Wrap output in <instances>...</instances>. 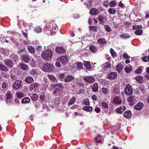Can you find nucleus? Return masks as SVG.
<instances>
[{
  "instance_id": "e2e57ef3",
  "label": "nucleus",
  "mask_w": 149,
  "mask_h": 149,
  "mask_svg": "<svg viewBox=\"0 0 149 149\" xmlns=\"http://www.w3.org/2000/svg\"><path fill=\"white\" fill-rule=\"evenodd\" d=\"M145 87L144 86L141 85L139 86V90L140 91L143 93V91L144 90Z\"/></svg>"
},
{
  "instance_id": "8fccbe9b",
  "label": "nucleus",
  "mask_w": 149,
  "mask_h": 149,
  "mask_svg": "<svg viewBox=\"0 0 149 149\" xmlns=\"http://www.w3.org/2000/svg\"><path fill=\"white\" fill-rule=\"evenodd\" d=\"M104 28L105 30L108 32H110L111 30V27L108 25H105L104 26Z\"/></svg>"
},
{
  "instance_id": "680f3d73",
  "label": "nucleus",
  "mask_w": 149,
  "mask_h": 149,
  "mask_svg": "<svg viewBox=\"0 0 149 149\" xmlns=\"http://www.w3.org/2000/svg\"><path fill=\"white\" fill-rule=\"evenodd\" d=\"M116 5V2L115 1H110L109 3V6L111 7H113Z\"/></svg>"
},
{
  "instance_id": "f03ea898",
  "label": "nucleus",
  "mask_w": 149,
  "mask_h": 149,
  "mask_svg": "<svg viewBox=\"0 0 149 149\" xmlns=\"http://www.w3.org/2000/svg\"><path fill=\"white\" fill-rule=\"evenodd\" d=\"M52 88H55L53 93L56 96L60 95L63 92L64 87L61 83H58L52 85Z\"/></svg>"
},
{
  "instance_id": "a211bd4d",
  "label": "nucleus",
  "mask_w": 149,
  "mask_h": 149,
  "mask_svg": "<svg viewBox=\"0 0 149 149\" xmlns=\"http://www.w3.org/2000/svg\"><path fill=\"white\" fill-rule=\"evenodd\" d=\"M89 49L93 53H95L97 52L98 47L94 45H91L89 46Z\"/></svg>"
},
{
  "instance_id": "69168bd1",
  "label": "nucleus",
  "mask_w": 149,
  "mask_h": 149,
  "mask_svg": "<svg viewBox=\"0 0 149 149\" xmlns=\"http://www.w3.org/2000/svg\"><path fill=\"white\" fill-rule=\"evenodd\" d=\"M30 73L31 74L34 75L36 74L37 72L36 71L35 69H33L30 71Z\"/></svg>"
},
{
  "instance_id": "f3484780",
  "label": "nucleus",
  "mask_w": 149,
  "mask_h": 149,
  "mask_svg": "<svg viewBox=\"0 0 149 149\" xmlns=\"http://www.w3.org/2000/svg\"><path fill=\"white\" fill-rule=\"evenodd\" d=\"M92 91L94 92H97L98 90V85L97 82L94 83L91 85Z\"/></svg>"
},
{
  "instance_id": "4d7b16f0",
  "label": "nucleus",
  "mask_w": 149,
  "mask_h": 149,
  "mask_svg": "<svg viewBox=\"0 0 149 149\" xmlns=\"http://www.w3.org/2000/svg\"><path fill=\"white\" fill-rule=\"evenodd\" d=\"M54 101L56 105L58 106L60 104V101L58 98H55Z\"/></svg>"
},
{
  "instance_id": "5701e85b",
  "label": "nucleus",
  "mask_w": 149,
  "mask_h": 149,
  "mask_svg": "<svg viewBox=\"0 0 149 149\" xmlns=\"http://www.w3.org/2000/svg\"><path fill=\"white\" fill-rule=\"evenodd\" d=\"M74 79V77L73 76L68 75L65 78L64 81L65 82H69L73 81Z\"/></svg>"
},
{
  "instance_id": "dca6fc26",
  "label": "nucleus",
  "mask_w": 149,
  "mask_h": 149,
  "mask_svg": "<svg viewBox=\"0 0 149 149\" xmlns=\"http://www.w3.org/2000/svg\"><path fill=\"white\" fill-rule=\"evenodd\" d=\"M40 86V84L37 83H33L29 86V90L31 91H32L35 88H38Z\"/></svg>"
},
{
  "instance_id": "864d4df0",
  "label": "nucleus",
  "mask_w": 149,
  "mask_h": 149,
  "mask_svg": "<svg viewBox=\"0 0 149 149\" xmlns=\"http://www.w3.org/2000/svg\"><path fill=\"white\" fill-rule=\"evenodd\" d=\"M83 104L87 105H89L90 103L89 99L88 98H86L84 100L83 102Z\"/></svg>"
},
{
  "instance_id": "13d9d810",
  "label": "nucleus",
  "mask_w": 149,
  "mask_h": 149,
  "mask_svg": "<svg viewBox=\"0 0 149 149\" xmlns=\"http://www.w3.org/2000/svg\"><path fill=\"white\" fill-rule=\"evenodd\" d=\"M10 77L12 80H15L17 79V77L15 75L13 74L10 75Z\"/></svg>"
},
{
  "instance_id": "7ed1b4c3",
  "label": "nucleus",
  "mask_w": 149,
  "mask_h": 149,
  "mask_svg": "<svg viewBox=\"0 0 149 149\" xmlns=\"http://www.w3.org/2000/svg\"><path fill=\"white\" fill-rule=\"evenodd\" d=\"M53 53V52L50 49H48L46 50L43 51L42 53V59L46 61L51 60Z\"/></svg>"
},
{
  "instance_id": "49530a36",
  "label": "nucleus",
  "mask_w": 149,
  "mask_h": 149,
  "mask_svg": "<svg viewBox=\"0 0 149 149\" xmlns=\"http://www.w3.org/2000/svg\"><path fill=\"white\" fill-rule=\"evenodd\" d=\"M75 98L74 97H72L68 102V105L70 106L73 104L75 102Z\"/></svg>"
},
{
  "instance_id": "37998d69",
  "label": "nucleus",
  "mask_w": 149,
  "mask_h": 149,
  "mask_svg": "<svg viewBox=\"0 0 149 149\" xmlns=\"http://www.w3.org/2000/svg\"><path fill=\"white\" fill-rule=\"evenodd\" d=\"M2 76L5 78H7L9 77V74L8 73L6 72H2L1 73Z\"/></svg>"
},
{
  "instance_id": "58836bf2",
  "label": "nucleus",
  "mask_w": 149,
  "mask_h": 149,
  "mask_svg": "<svg viewBox=\"0 0 149 149\" xmlns=\"http://www.w3.org/2000/svg\"><path fill=\"white\" fill-rule=\"evenodd\" d=\"M123 67L122 64H119L116 67V69L119 72H120L122 69L123 68Z\"/></svg>"
},
{
  "instance_id": "0e129e2a",
  "label": "nucleus",
  "mask_w": 149,
  "mask_h": 149,
  "mask_svg": "<svg viewBox=\"0 0 149 149\" xmlns=\"http://www.w3.org/2000/svg\"><path fill=\"white\" fill-rule=\"evenodd\" d=\"M141 68L142 67L140 66V68H139L138 69L136 70L135 71V73H139L141 72L142 71V70L141 69Z\"/></svg>"
},
{
  "instance_id": "3c124183",
  "label": "nucleus",
  "mask_w": 149,
  "mask_h": 149,
  "mask_svg": "<svg viewBox=\"0 0 149 149\" xmlns=\"http://www.w3.org/2000/svg\"><path fill=\"white\" fill-rule=\"evenodd\" d=\"M89 29L91 31L97 32V27L94 26H90Z\"/></svg>"
},
{
  "instance_id": "c756f323",
  "label": "nucleus",
  "mask_w": 149,
  "mask_h": 149,
  "mask_svg": "<svg viewBox=\"0 0 149 149\" xmlns=\"http://www.w3.org/2000/svg\"><path fill=\"white\" fill-rule=\"evenodd\" d=\"M40 99L42 101V103L47 100V97L45 95L44 93H42L40 95Z\"/></svg>"
},
{
  "instance_id": "c85d7f7f",
  "label": "nucleus",
  "mask_w": 149,
  "mask_h": 149,
  "mask_svg": "<svg viewBox=\"0 0 149 149\" xmlns=\"http://www.w3.org/2000/svg\"><path fill=\"white\" fill-rule=\"evenodd\" d=\"M0 70L2 72L8 71V69L5 65L3 64H0Z\"/></svg>"
},
{
  "instance_id": "c03bdc74",
  "label": "nucleus",
  "mask_w": 149,
  "mask_h": 149,
  "mask_svg": "<svg viewBox=\"0 0 149 149\" xmlns=\"http://www.w3.org/2000/svg\"><path fill=\"white\" fill-rule=\"evenodd\" d=\"M101 107H102L103 109H108V104L104 102H102Z\"/></svg>"
},
{
  "instance_id": "72a5a7b5",
  "label": "nucleus",
  "mask_w": 149,
  "mask_h": 149,
  "mask_svg": "<svg viewBox=\"0 0 149 149\" xmlns=\"http://www.w3.org/2000/svg\"><path fill=\"white\" fill-rule=\"evenodd\" d=\"M136 80L140 83L143 82V77L141 76H138L136 78Z\"/></svg>"
},
{
  "instance_id": "aec40b11",
  "label": "nucleus",
  "mask_w": 149,
  "mask_h": 149,
  "mask_svg": "<svg viewBox=\"0 0 149 149\" xmlns=\"http://www.w3.org/2000/svg\"><path fill=\"white\" fill-rule=\"evenodd\" d=\"M98 20L100 24H103L106 22L105 17L102 15H100L99 16Z\"/></svg>"
},
{
  "instance_id": "39448f33",
  "label": "nucleus",
  "mask_w": 149,
  "mask_h": 149,
  "mask_svg": "<svg viewBox=\"0 0 149 149\" xmlns=\"http://www.w3.org/2000/svg\"><path fill=\"white\" fill-rule=\"evenodd\" d=\"M124 91L126 95H130L132 94L133 90L130 84H127L125 86Z\"/></svg>"
},
{
  "instance_id": "f704fd0d",
  "label": "nucleus",
  "mask_w": 149,
  "mask_h": 149,
  "mask_svg": "<svg viewBox=\"0 0 149 149\" xmlns=\"http://www.w3.org/2000/svg\"><path fill=\"white\" fill-rule=\"evenodd\" d=\"M111 66V64L109 62H107L105 63L104 64V67H103V70H105L110 68Z\"/></svg>"
},
{
  "instance_id": "1a4fd4ad",
  "label": "nucleus",
  "mask_w": 149,
  "mask_h": 149,
  "mask_svg": "<svg viewBox=\"0 0 149 149\" xmlns=\"http://www.w3.org/2000/svg\"><path fill=\"white\" fill-rule=\"evenodd\" d=\"M6 97L5 99L6 102L8 103L11 102L12 100V97H13V95L11 91H8L6 93Z\"/></svg>"
},
{
  "instance_id": "bb28decb",
  "label": "nucleus",
  "mask_w": 149,
  "mask_h": 149,
  "mask_svg": "<svg viewBox=\"0 0 149 149\" xmlns=\"http://www.w3.org/2000/svg\"><path fill=\"white\" fill-rule=\"evenodd\" d=\"M97 41L100 44H106L107 43V41L104 38H99Z\"/></svg>"
},
{
  "instance_id": "412c9836",
  "label": "nucleus",
  "mask_w": 149,
  "mask_h": 149,
  "mask_svg": "<svg viewBox=\"0 0 149 149\" xmlns=\"http://www.w3.org/2000/svg\"><path fill=\"white\" fill-rule=\"evenodd\" d=\"M24 81L27 84H31L34 81V79L31 77L28 76L26 77Z\"/></svg>"
},
{
  "instance_id": "6e6552de",
  "label": "nucleus",
  "mask_w": 149,
  "mask_h": 149,
  "mask_svg": "<svg viewBox=\"0 0 149 149\" xmlns=\"http://www.w3.org/2000/svg\"><path fill=\"white\" fill-rule=\"evenodd\" d=\"M108 79H115L117 76V73L115 72H110L109 71L107 73Z\"/></svg>"
},
{
  "instance_id": "052dcab7",
  "label": "nucleus",
  "mask_w": 149,
  "mask_h": 149,
  "mask_svg": "<svg viewBox=\"0 0 149 149\" xmlns=\"http://www.w3.org/2000/svg\"><path fill=\"white\" fill-rule=\"evenodd\" d=\"M123 56L124 58L126 59H129L130 57L126 53H123Z\"/></svg>"
},
{
  "instance_id": "bf43d9fd",
  "label": "nucleus",
  "mask_w": 149,
  "mask_h": 149,
  "mask_svg": "<svg viewBox=\"0 0 149 149\" xmlns=\"http://www.w3.org/2000/svg\"><path fill=\"white\" fill-rule=\"evenodd\" d=\"M35 31L37 33H40L42 31V29L40 27H38L35 29Z\"/></svg>"
},
{
  "instance_id": "4c0bfd02",
  "label": "nucleus",
  "mask_w": 149,
  "mask_h": 149,
  "mask_svg": "<svg viewBox=\"0 0 149 149\" xmlns=\"http://www.w3.org/2000/svg\"><path fill=\"white\" fill-rule=\"evenodd\" d=\"M30 101V98L28 97H25L22 100V103L24 104L29 103Z\"/></svg>"
},
{
  "instance_id": "f257e3e1",
  "label": "nucleus",
  "mask_w": 149,
  "mask_h": 149,
  "mask_svg": "<svg viewBox=\"0 0 149 149\" xmlns=\"http://www.w3.org/2000/svg\"><path fill=\"white\" fill-rule=\"evenodd\" d=\"M57 29V26L55 23L53 21H51L47 24L44 30L45 32H49L51 33H53L56 32Z\"/></svg>"
},
{
  "instance_id": "338daca9",
  "label": "nucleus",
  "mask_w": 149,
  "mask_h": 149,
  "mask_svg": "<svg viewBox=\"0 0 149 149\" xmlns=\"http://www.w3.org/2000/svg\"><path fill=\"white\" fill-rule=\"evenodd\" d=\"M8 85L5 82H3L2 85V87L3 88H6L8 87Z\"/></svg>"
},
{
  "instance_id": "a878e982",
  "label": "nucleus",
  "mask_w": 149,
  "mask_h": 149,
  "mask_svg": "<svg viewBox=\"0 0 149 149\" xmlns=\"http://www.w3.org/2000/svg\"><path fill=\"white\" fill-rule=\"evenodd\" d=\"M84 65L86 68L88 70H90L92 68V66L90 64V61H84Z\"/></svg>"
},
{
  "instance_id": "2f4dec72",
  "label": "nucleus",
  "mask_w": 149,
  "mask_h": 149,
  "mask_svg": "<svg viewBox=\"0 0 149 149\" xmlns=\"http://www.w3.org/2000/svg\"><path fill=\"white\" fill-rule=\"evenodd\" d=\"M48 76L49 79L52 82L56 83L57 82V80L56 77L52 74L48 75Z\"/></svg>"
},
{
  "instance_id": "cd10ccee",
  "label": "nucleus",
  "mask_w": 149,
  "mask_h": 149,
  "mask_svg": "<svg viewBox=\"0 0 149 149\" xmlns=\"http://www.w3.org/2000/svg\"><path fill=\"white\" fill-rule=\"evenodd\" d=\"M19 66L22 69L25 70H26L29 67L28 65L23 63L19 64Z\"/></svg>"
},
{
  "instance_id": "09e8293b",
  "label": "nucleus",
  "mask_w": 149,
  "mask_h": 149,
  "mask_svg": "<svg viewBox=\"0 0 149 149\" xmlns=\"http://www.w3.org/2000/svg\"><path fill=\"white\" fill-rule=\"evenodd\" d=\"M141 60L144 62H147L149 61V55L147 57L146 56L142 57L141 58Z\"/></svg>"
},
{
  "instance_id": "774afa93",
  "label": "nucleus",
  "mask_w": 149,
  "mask_h": 149,
  "mask_svg": "<svg viewBox=\"0 0 149 149\" xmlns=\"http://www.w3.org/2000/svg\"><path fill=\"white\" fill-rule=\"evenodd\" d=\"M60 62V61H58L56 63L55 65L56 67L58 68H60L61 67V65Z\"/></svg>"
},
{
  "instance_id": "c9c22d12",
  "label": "nucleus",
  "mask_w": 149,
  "mask_h": 149,
  "mask_svg": "<svg viewBox=\"0 0 149 149\" xmlns=\"http://www.w3.org/2000/svg\"><path fill=\"white\" fill-rule=\"evenodd\" d=\"M27 49L28 51L31 53H34L35 52V49L33 47L31 46H29L27 47Z\"/></svg>"
},
{
  "instance_id": "6ab92c4d",
  "label": "nucleus",
  "mask_w": 149,
  "mask_h": 149,
  "mask_svg": "<svg viewBox=\"0 0 149 149\" xmlns=\"http://www.w3.org/2000/svg\"><path fill=\"white\" fill-rule=\"evenodd\" d=\"M4 63L7 67L11 68L13 66V62L9 59H6L3 62Z\"/></svg>"
},
{
  "instance_id": "7c9ffc66",
  "label": "nucleus",
  "mask_w": 149,
  "mask_h": 149,
  "mask_svg": "<svg viewBox=\"0 0 149 149\" xmlns=\"http://www.w3.org/2000/svg\"><path fill=\"white\" fill-rule=\"evenodd\" d=\"M120 37L124 39L129 38L131 37V36L127 33H124L120 35Z\"/></svg>"
},
{
  "instance_id": "20e7f679",
  "label": "nucleus",
  "mask_w": 149,
  "mask_h": 149,
  "mask_svg": "<svg viewBox=\"0 0 149 149\" xmlns=\"http://www.w3.org/2000/svg\"><path fill=\"white\" fill-rule=\"evenodd\" d=\"M42 69L45 72H52L55 71V67L52 64L47 63L42 65Z\"/></svg>"
},
{
  "instance_id": "393cba45",
  "label": "nucleus",
  "mask_w": 149,
  "mask_h": 149,
  "mask_svg": "<svg viewBox=\"0 0 149 149\" xmlns=\"http://www.w3.org/2000/svg\"><path fill=\"white\" fill-rule=\"evenodd\" d=\"M123 115L126 118L129 119L132 116V113L131 111L130 110L127 111L125 112L124 114Z\"/></svg>"
},
{
  "instance_id": "5fc2aeb1",
  "label": "nucleus",
  "mask_w": 149,
  "mask_h": 149,
  "mask_svg": "<svg viewBox=\"0 0 149 149\" xmlns=\"http://www.w3.org/2000/svg\"><path fill=\"white\" fill-rule=\"evenodd\" d=\"M77 66L79 69H81L83 68V65L81 62H78L77 63Z\"/></svg>"
},
{
  "instance_id": "a18cd8bd",
  "label": "nucleus",
  "mask_w": 149,
  "mask_h": 149,
  "mask_svg": "<svg viewBox=\"0 0 149 149\" xmlns=\"http://www.w3.org/2000/svg\"><path fill=\"white\" fill-rule=\"evenodd\" d=\"M116 12V10L113 8H110L108 9L109 13L110 14H114Z\"/></svg>"
},
{
  "instance_id": "f8f14e48",
  "label": "nucleus",
  "mask_w": 149,
  "mask_h": 149,
  "mask_svg": "<svg viewBox=\"0 0 149 149\" xmlns=\"http://www.w3.org/2000/svg\"><path fill=\"white\" fill-rule=\"evenodd\" d=\"M121 99L120 97L116 96L114 97L113 101V104L114 105L120 104L122 102Z\"/></svg>"
},
{
  "instance_id": "b1692460",
  "label": "nucleus",
  "mask_w": 149,
  "mask_h": 149,
  "mask_svg": "<svg viewBox=\"0 0 149 149\" xmlns=\"http://www.w3.org/2000/svg\"><path fill=\"white\" fill-rule=\"evenodd\" d=\"M143 106L144 104L143 103L139 102L135 106L134 108L136 110H140L142 109Z\"/></svg>"
},
{
  "instance_id": "0eeeda50",
  "label": "nucleus",
  "mask_w": 149,
  "mask_h": 149,
  "mask_svg": "<svg viewBox=\"0 0 149 149\" xmlns=\"http://www.w3.org/2000/svg\"><path fill=\"white\" fill-rule=\"evenodd\" d=\"M22 83V82L21 81L16 80L13 85V89L15 90H17L19 88H20L22 87V85L21 84Z\"/></svg>"
},
{
  "instance_id": "423d86ee",
  "label": "nucleus",
  "mask_w": 149,
  "mask_h": 149,
  "mask_svg": "<svg viewBox=\"0 0 149 149\" xmlns=\"http://www.w3.org/2000/svg\"><path fill=\"white\" fill-rule=\"evenodd\" d=\"M31 58V56H30L28 54H26L21 56V59L24 63H29L30 62Z\"/></svg>"
},
{
  "instance_id": "9b49d317",
  "label": "nucleus",
  "mask_w": 149,
  "mask_h": 149,
  "mask_svg": "<svg viewBox=\"0 0 149 149\" xmlns=\"http://www.w3.org/2000/svg\"><path fill=\"white\" fill-rule=\"evenodd\" d=\"M83 79L88 83H92L95 81V79L92 76H85Z\"/></svg>"
},
{
  "instance_id": "6e6d98bb",
  "label": "nucleus",
  "mask_w": 149,
  "mask_h": 149,
  "mask_svg": "<svg viewBox=\"0 0 149 149\" xmlns=\"http://www.w3.org/2000/svg\"><path fill=\"white\" fill-rule=\"evenodd\" d=\"M17 96L19 98H22L24 97V94L23 93L17 92L16 93Z\"/></svg>"
},
{
  "instance_id": "79ce46f5",
  "label": "nucleus",
  "mask_w": 149,
  "mask_h": 149,
  "mask_svg": "<svg viewBox=\"0 0 149 149\" xmlns=\"http://www.w3.org/2000/svg\"><path fill=\"white\" fill-rule=\"evenodd\" d=\"M36 49L37 53L38 54H40L42 52V47L41 46H37L36 47Z\"/></svg>"
},
{
  "instance_id": "ea45409f",
  "label": "nucleus",
  "mask_w": 149,
  "mask_h": 149,
  "mask_svg": "<svg viewBox=\"0 0 149 149\" xmlns=\"http://www.w3.org/2000/svg\"><path fill=\"white\" fill-rule=\"evenodd\" d=\"M110 51L112 57L115 58L117 57V54L116 53L112 48H111L110 49Z\"/></svg>"
},
{
  "instance_id": "4be33fe9",
  "label": "nucleus",
  "mask_w": 149,
  "mask_h": 149,
  "mask_svg": "<svg viewBox=\"0 0 149 149\" xmlns=\"http://www.w3.org/2000/svg\"><path fill=\"white\" fill-rule=\"evenodd\" d=\"M125 109L126 108L125 106H120L119 108L116 109V110L117 113L121 114L123 112Z\"/></svg>"
},
{
  "instance_id": "ddd939ff",
  "label": "nucleus",
  "mask_w": 149,
  "mask_h": 149,
  "mask_svg": "<svg viewBox=\"0 0 149 149\" xmlns=\"http://www.w3.org/2000/svg\"><path fill=\"white\" fill-rule=\"evenodd\" d=\"M55 51L57 53L64 54L66 52V50L63 47H57L56 48Z\"/></svg>"
},
{
  "instance_id": "2eb2a0df",
  "label": "nucleus",
  "mask_w": 149,
  "mask_h": 149,
  "mask_svg": "<svg viewBox=\"0 0 149 149\" xmlns=\"http://www.w3.org/2000/svg\"><path fill=\"white\" fill-rule=\"evenodd\" d=\"M135 97L134 95H131L127 99V101L130 102V104L131 106L133 105V103L136 102Z\"/></svg>"
},
{
  "instance_id": "9d476101",
  "label": "nucleus",
  "mask_w": 149,
  "mask_h": 149,
  "mask_svg": "<svg viewBox=\"0 0 149 149\" xmlns=\"http://www.w3.org/2000/svg\"><path fill=\"white\" fill-rule=\"evenodd\" d=\"M68 57L66 56H61L58 61H60V62H61L62 64V65H65L67 64V61L68 60Z\"/></svg>"
},
{
  "instance_id": "473e14b6",
  "label": "nucleus",
  "mask_w": 149,
  "mask_h": 149,
  "mask_svg": "<svg viewBox=\"0 0 149 149\" xmlns=\"http://www.w3.org/2000/svg\"><path fill=\"white\" fill-rule=\"evenodd\" d=\"M10 58L15 62L18 60V57L17 55L14 53H12L10 54Z\"/></svg>"
},
{
  "instance_id": "a19ab883",
  "label": "nucleus",
  "mask_w": 149,
  "mask_h": 149,
  "mask_svg": "<svg viewBox=\"0 0 149 149\" xmlns=\"http://www.w3.org/2000/svg\"><path fill=\"white\" fill-rule=\"evenodd\" d=\"M132 66H131L130 65H128L127 67L125 68V72H129L132 71Z\"/></svg>"
},
{
  "instance_id": "de8ad7c7",
  "label": "nucleus",
  "mask_w": 149,
  "mask_h": 149,
  "mask_svg": "<svg viewBox=\"0 0 149 149\" xmlns=\"http://www.w3.org/2000/svg\"><path fill=\"white\" fill-rule=\"evenodd\" d=\"M102 93L105 95H107L109 93L108 89L106 88H103L101 89Z\"/></svg>"
},
{
  "instance_id": "e433bc0d",
  "label": "nucleus",
  "mask_w": 149,
  "mask_h": 149,
  "mask_svg": "<svg viewBox=\"0 0 149 149\" xmlns=\"http://www.w3.org/2000/svg\"><path fill=\"white\" fill-rule=\"evenodd\" d=\"M82 109L86 111H92L93 108L91 106H85L83 107Z\"/></svg>"
},
{
  "instance_id": "603ef678",
  "label": "nucleus",
  "mask_w": 149,
  "mask_h": 149,
  "mask_svg": "<svg viewBox=\"0 0 149 149\" xmlns=\"http://www.w3.org/2000/svg\"><path fill=\"white\" fill-rule=\"evenodd\" d=\"M135 34L136 35H141L142 34V31L141 30H137L135 31Z\"/></svg>"
},
{
  "instance_id": "4468645a",
  "label": "nucleus",
  "mask_w": 149,
  "mask_h": 149,
  "mask_svg": "<svg viewBox=\"0 0 149 149\" xmlns=\"http://www.w3.org/2000/svg\"><path fill=\"white\" fill-rule=\"evenodd\" d=\"M100 13L99 9L94 8H92L90 11L91 15L95 16L98 15Z\"/></svg>"
}]
</instances>
